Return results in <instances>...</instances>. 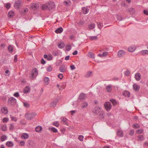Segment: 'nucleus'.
Returning a JSON list of instances; mask_svg holds the SVG:
<instances>
[{"instance_id":"obj_1","label":"nucleus","mask_w":148,"mask_h":148,"mask_svg":"<svg viewBox=\"0 0 148 148\" xmlns=\"http://www.w3.org/2000/svg\"><path fill=\"white\" fill-rule=\"evenodd\" d=\"M36 115V113L35 112L29 113L26 114L25 115V116L27 119L31 120L33 119Z\"/></svg>"},{"instance_id":"obj_2","label":"nucleus","mask_w":148,"mask_h":148,"mask_svg":"<svg viewBox=\"0 0 148 148\" xmlns=\"http://www.w3.org/2000/svg\"><path fill=\"white\" fill-rule=\"evenodd\" d=\"M38 74L37 69L36 68L33 69L32 71L31 75L30 76L31 78L32 79H34L37 76Z\"/></svg>"},{"instance_id":"obj_3","label":"nucleus","mask_w":148,"mask_h":148,"mask_svg":"<svg viewBox=\"0 0 148 148\" xmlns=\"http://www.w3.org/2000/svg\"><path fill=\"white\" fill-rule=\"evenodd\" d=\"M16 100L14 97H10L9 98L8 101V102L10 105L14 106L16 103Z\"/></svg>"},{"instance_id":"obj_4","label":"nucleus","mask_w":148,"mask_h":148,"mask_svg":"<svg viewBox=\"0 0 148 148\" xmlns=\"http://www.w3.org/2000/svg\"><path fill=\"white\" fill-rule=\"evenodd\" d=\"M104 108L108 111H109L111 109L112 106L111 103L110 102H106L104 104Z\"/></svg>"},{"instance_id":"obj_5","label":"nucleus","mask_w":148,"mask_h":148,"mask_svg":"<svg viewBox=\"0 0 148 148\" xmlns=\"http://www.w3.org/2000/svg\"><path fill=\"white\" fill-rule=\"evenodd\" d=\"M31 8L33 10H36L39 8V4L37 3H34L31 4Z\"/></svg>"},{"instance_id":"obj_6","label":"nucleus","mask_w":148,"mask_h":148,"mask_svg":"<svg viewBox=\"0 0 148 148\" xmlns=\"http://www.w3.org/2000/svg\"><path fill=\"white\" fill-rule=\"evenodd\" d=\"M101 107H95L94 108V110L93 111V112L94 114H95L97 115L98 114H99V111L101 110Z\"/></svg>"},{"instance_id":"obj_7","label":"nucleus","mask_w":148,"mask_h":148,"mask_svg":"<svg viewBox=\"0 0 148 148\" xmlns=\"http://www.w3.org/2000/svg\"><path fill=\"white\" fill-rule=\"evenodd\" d=\"M61 123L62 124H64L66 125H68V121L67 119L63 117H61Z\"/></svg>"},{"instance_id":"obj_8","label":"nucleus","mask_w":148,"mask_h":148,"mask_svg":"<svg viewBox=\"0 0 148 148\" xmlns=\"http://www.w3.org/2000/svg\"><path fill=\"white\" fill-rule=\"evenodd\" d=\"M125 53V52L123 50H121L118 51V56L119 57H122L124 56Z\"/></svg>"},{"instance_id":"obj_9","label":"nucleus","mask_w":148,"mask_h":148,"mask_svg":"<svg viewBox=\"0 0 148 148\" xmlns=\"http://www.w3.org/2000/svg\"><path fill=\"white\" fill-rule=\"evenodd\" d=\"M21 4V2L19 1H18L15 3L14 7L15 8L18 9L20 8Z\"/></svg>"},{"instance_id":"obj_10","label":"nucleus","mask_w":148,"mask_h":148,"mask_svg":"<svg viewBox=\"0 0 148 148\" xmlns=\"http://www.w3.org/2000/svg\"><path fill=\"white\" fill-rule=\"evenodd\" d=\"M82 10L83 13L84 14H87L89 10V9L87 7L82 8Z\"/></svg>"},{"instance_id":"obj_11","label":"nucleus","mask_w":148,"mask_h":148,"mask_svg":"<svg viewBox=\"0 0 148 148\" xmlns=\"http://www.w3.org/2000/svg\"><path fill=\"white\" fill-rule=\"evenodd\" d=\"M1 112L4 114H6L8 113V109L5 107H4L1 108Z\"/></svg>"},{"instance_id":"obj_12","label":"nucleus","mask_w":148,"mask_h":148,"mask_svg":"<svg viewBox=\"0 0 148 148\" xmlns=\"http://www.w3.org/2000/svg\"><path fill=\"white\" fill-rule=\"evenodd\" d=\"M135 78L136 80L137 81H140L141 78V75L140 73H136L135 75Z\"/></svg>"},{"instance_id":"obj_13","label":"nucleus","mask_w":148,"mask_h":148,"mask_svg":"<svg viewBox=\"0 0 148 148\" xmlns=\"http://www.w3.org/2000/svg\"><path fill=\"white\" fill-rule=\"evenodd\" d=\"M58 101L57 100L53 101L50 104V107L52 108H53L56 107Z\"/></svg>"},{"instance_id":"obj_14","label":"nucleus","mask_w":148,"mask_h":148,"mask_svg":"<svg viewBox=\"0 0 148 148\" xmlns=\"http://www.w3.org/2000/svg\"><path fill=\"white\" fill-rule=\"evenodd\" d=\"M123 95L125 97H129L130 96V94L129 92L127 91L124 90L123 92Z\"/></svg>"},{"instance_id":"obj_15","label":"nucleus","mask_w":148,"mask_h":148,"mask_svg":"<svg viewBox=\"0 0 148 148\" xmlns=\"http://www.w3.org/2000/svg\"><path fill=\"white\" fill-rule=\"evenodd\" d=\"M133 89L136 91H138L140 88V86L138 85L134 84L133 85Z\"/></svg>"},{"instance_id":"obj_16","label":"nucleus","mask_w":148,"mask_h":148,"mask_svg":"<svg viewBox=\"0 0 148 148\" xmlns=\"http://www.w3.org/2000/svg\"><path fill=\"white\" fill-rule=\"evenodd\" d=\"M98 114L99 117L100 119H102L103 118L105 115L103 112V111L102 110H100V111H99V114Z\"/></svg>"},{"instance_id":"obj_17","label":"nucleus","mask_w":148,"mask_h":148,"mask_svg":"<svg viewBox=\"0 0 148 148\" xmlns=\"http://www.w3.org/2000/svg\"><path fill=\"white\" fill-rule=\"evenodd\" d=\"M86 97L85 95L83 93H82L80 94L79 96V99L83 100L86 99Z\"/></svg>"},{"instance_id":"obj_18","label":"nucleus","mask_w":148,"mask_h":148,"mask_svg":"<svg viewBox=\"0 0 148 148\" xmlns=\"http://www.w3.org/2000/svg\"><path fill=\"white\" fill-rule=\"evenodd\" d=\"M29 136L27 133H23L21 136V138L22 139H27L28 138Z\"/></svg>"},{"instance_id":"obj_19","label":"nucleus","mask_w":148,"mask_h":148,"mask_svg":"<svg viewBox=\"0 0 148 148\" xmlns=\"http://www.w3.org/2000/svg\"><path fill=\"white\" fill-rule=\"evenodd\" d=\"M88 105V103L87 102H84L81 104V107L82 109L86 108Z\"/></svg>"},{"instance_id":"obj_20","label":"nucleus","mask_w":148,"mask_h":148,"mask_svg":"<svg viewBox=\"0 0 148 148\" xmlns=\"http://www.w3.org/2000/svg\"><path fill=\"white\" fill-rule=\"evenodd\" d=\"M117 135L120 137H122L123 136V132L122 130H118L117 132Z\"/></svg>"},{"instance_id":"obj_21","label":"nucleus","mask_w":148,"mask_h":148,"mask_svg":"<svg viewBox=\"0 0 148 148\" xmlns=\"http://www.w3.org/2000/svg\"><path fill=\"white\" fill-rule=\"evenodd\" d=\"M63 28L62 27H60L56 29L55 31V32L57 34L60 33L63 31Z\"/></svg>"},{"instance_id":"obj_22","label":"nucleus","mask_w":148,"mask_h":148,"mask_svg":"<svg viewBox=\"0 0 148 148\" xmlns=\"http://www.w3.org/2000/svg\"><path fill=\"white\" fill-rule=\"evenodd\" d=\"M136 49L135 47L131 46L128 48V50L130 52H133L135 51Z\"/></svg>"},{"instance_id":"obj_23","label":"nucleus","mask_w":148,"mask_h":148,"mask_svg":"<svg viewBox=\"0 0 148 148\" xmlns=\"http://www.w3.org/2000/svg\"><path fill=\"white\" fill-rule=\"evenodd\" d=\"M58 47L60 49H62L64 47V44L63 42H59L58 44Z\"/></svg>"},{"instance_id":"obj_24","label":"nucleus","mask_w":148,"mask_h":148,"mask_svg":"<svg viewBox=\"0 0 148 148\" xmlns=\"http://www.w3.org/2000/svg\"><path fill=\"white\" fill-rule=\"evenodd\" d=\"M42 127L40 126H38L36 127L35 128V130L36 132H39L42 130Z\"/></svg>"},{"instance_id":"obj_25","label":"nucleus","mask_w":148,"mask_h":148,"mask_svg":"<svg viewBox=\"0 0 148 148\" xmlns=\"http://www.w3.org/2000/svg\"><path fill=\"white\" fill-rule=\"evenodd\" d=\"M49 78L48 77H46L44 79V81L45 85H47L49 84Z\"/></svg>"},{"instance_id":"obj_26","label":"nucleus","mask_w":148,"mask_h":148,"mask_svg":"<svg viewBox=\"0 0 148 148\" xmlns=\"http://www.w3.org/2000/svg\"><path fill=\"white\" fill-rule=\"evenodd\" d=\"M95 26V25L94 23H92L88 26V28L89 30H91L94 29Z\"/></svg>"},{"instance_id":"obj_27","label":"nucleus","mask_w":148,"mask_h":148,"mask_svg":"<svg viewBox=\"0 0 148 148\" xmlns=\"http://www.w3.org/2000/svg\"><path fill=\"white\" fill-rule=\"evenodd\" d=\"M106 89L108 92H110L112 90V86L110 85L107 86L106 87Z\"/></svg>"},{"instance_id":"obj_28","label":"nucleus","mask_w":148,"mask_h":148,"mask_svg":"<svg viewBox=\"0 0 148 148\" xmlns=\"http://www.w3.org/2000/svg\"><path fill=\"white\" fill-rule=\"evenodd\" d=\"M6 145L8 147H11L13 146L14 144L12 142L8 141L6 142Z\"/></svg>"},{"instance_id":"obj_29","label":"nucleus","mask_w":148,"mask_h":148,"mask_svg":"<svg viewBox=\"0 0 148 148\" xmlns=\"http://www.w3.org/2000/svg\"><path fill=\"white\" fill-rule=\"evenodd\" d=\"M29 88L27 86H26L23 90V92L24 93H27L29 92Z\"/></svg>"},{"instance_id":"obj_30","label":"nucleus","mask_w":148,"mask_h":148,"mask_svg":"<svg viewBox=\"0 0 148 148\" xmlns=\"http://www.w3.org/2000/svg\"><path fill=\"white\" fill-rule=\"evenodd\" d=\"M137 137L138 138V141H143L145 139V138L143 135H140L138 136Z\"/></svg>"},{"instance_id":"obj_31","label":"nucleus","mask_w":148,"mask_h":148,"mask_svg":"<svg viewBox=\"0 0 148 148\" xmlns=\"http://www.w3.org/2000/svg\"><path fill=\"white\" fill-rule=\"evenodd\" d=\"M94 55V54L91 52H89L88 54V56L92 59L95 58Z\"/></svg>"},{"instance_id":"obj_32","label":"nucleus","mask_w":148,"mask_h":148,"mask_svg":"<svg viewBox=\"0 0 148 148\" xmlns=\"http://www.w3.org/2000/svg\"><path fill=\"white\" fill-rule=\"evenodd\" d=\"M8 50L10 53H12L13 51V48L11 45H9L8 47Z\"/></svg>"},{"instance_id":"obj_33","label":"nucleus","mask_w":148,"mask_h":148,"mask_svg":"<svg viewBox=\"0 0 148 148\" xmlns=\"http://www.w3.org/2000/svg\"><path fill=\"white\" fill-rule=\"evenodd\" d=\"M28 11V9L27 8H25L22 10L21 12L23 15H25L26 14V12H27Z\"/></svg>"},{"instance_id":"obj_34","label":"nucleus","mask_w":148,"mask_h":148,"mask_svg":"<svg viewBox=\"0 0 148 148\" xmlns=\"http://www.w3.org/2000/svg\"><path fill=\"white\" fill-rule=\"evenodd\" d=\"M60 71L61 72L64 73L66 71V69L64 66H61L60 67Z\"/></svg>"},{"instance_id":"obj_35","label":"nucleus","mask_w":148,"mask_h":148,"mask_svg":"<svg viewBox=\"0 0 148 148\" xmlns=\"http://www.w3.org/2000/svg\"><path fill=\"white\" fill-rule=\"evenodd\" d=\"M49 130H51L54 133H56L58 132L57 130L54 127H49Z\"/></svg>"},{"instance_id":"obj_36","label":"nucleus","mask_w":148,"mask_h":148,"mask_svg":"<svg viewBox=\"0 0 148 148\" xmlns=\"http://www.w3.org/2000/svg\"><path fill=\"white\" fill-rule=\"evenodd\" d=\"M14 15V12L12 11H10L8 14V16L9 18H12Z\"/></svg>"},{"instance_id":"obj_37","label":"nucleus","mask_w":148,"mask_h":148,"mask_svg":"<svg viewBox=\"0 0 148 148\" xmlns=\"http://www.w3.org/2000/svg\"><path fill=\"white\" fill-rule=\"evenodd\" d=\"M133 127L135 129L139 128L140 127V125L138 123H135L133 124Z\"/></svg>"},{"instance_id":"obj_38","label":"nucleus","mask_w":148,"mask_h":148,"mask_svg":"<svg viewBox=\"0 0 148 148\" xmlns=\"http://www.w3.org/2000/svg\"><path fill=\"white\" fill-rule=\"evenodd\" d=\"M141 54L143 55H145L148 54V50H144L142 51H141Z\"/></svg>"},{"instance_id":"obj_39","label":"nucleus","mask_w":148,"mask_h":148,"mask_svg":"<svg viewBox=\"0 0 148 148\" xmlns=\"http://www.w3.org/2000/svg\"><path fill=\"white\" fill-rule=\"evenodd\" d=\"M110 101L112 103L113 106H114L116 104L117 102L115 99H110Z\"/></svg>"},{"instance_id":"obj_40","label":"nucleus","mask_w":148,"mask_h":148,"mask_svg":"<svg viewBox=\"0 0 148 148\" xmlns=\"http://www.w3.org/2000/svg\"><path fill=\"white\" fill-rule=\"evenodd\" d=\"M85 22L83 21H80L77 23V25L78 26H80L83 25L84 23Z\"/></svg>"},{"instance_id":"obj_41","label":"nucleus","mask_w":148,"mask_h":148,"mask_svg":"<svg viewBox=\"0 0 148 148\" xmlns=\"http://www.w3.org/2000/svg\"><path fill=\"white\" fill-rule=\"evenodd\" d=\"M1 130L3 131H5L7 130L6 125H4L1 126Z\"/></svg>"},{"instance_id":"obj_42","label":"nucleus","mask_w":148,"mask_h":148,"mask_svg":"<svg viewBox=\"0 0 148 148\" xmlns=\"http://www.w3.org/2000/svg\"><path fill=\"white\" fill-rule=\"evenodd\" d=\"M47 9V10H50L52 8V7L51 6V5L50 3H46Z\"/></svg>"},{"instance_id":"obj_43","label":"nucleus","mask_w":148,"mask_h":148,"mask_svg":"<svg viewBox=\"0 0 148 148\" xmlns=\"http://www.w3.org/2000/svg\"><path fill=\"white\" fill-rule=\"evenodd\" d=\"M7 139V137L5 135H3L2 136L1 138V141H3L5 140L6 139Z\"/></svg>"},{"instance_id":"obj_44","label":"nucleus","mask_w":148,"mask_h":148,"mask_svg":"<svg viewBox=\"0 0 148 148\" xmlns=\"http://www.w3.org/2000/svg\"><path fill=\"white\" fill-rule=\"evenodd\" d=\"M92 72L91 71H88L85 75L86 77H90L92 75Z\"/></svg>"},{"instance_id":"obj_45","label":"nucleus","mask_w":148,"mask_h":148,"mask_svg":"<svg viewBox=\"0 0 148 148\" xmlns=\"http://www.w3.org/2000/svg\"><path fill=\"white\" fill-rule=\"evenodd\" d=\"M97 36H90V39L91 40H97Z\"/></svg>"},{"instance_id":"obj_46","label":"nucleus","mask_w":148,"mask_h":148,"mask_svg":"<svg viewBox=\"0 0 148 148\" xmlns=\"http://www.w3.org/2000/svg\"><path fill=\"white\" fill-rule=\"evenodd\" d=\"M47 70L48 72H51L52 70V67L50 66H48L47 69Z\"/></svg>"},{"instance_id":"obj_47","label":"nucleus","mask_w":148,"mask_h":148,"mask_svg":"<svg viewBox=\"0 0 148 148\" xmlns=\"http://www.w3.org/2000/svg\"><path fill=\"white\" fill-rule=\"evenodd\" d=\"M130 73V71H129V70H127L125 71V72L124 73V74H125V75L127 76H128L129 75Z\"/></svg>"},{"instance_id":"obj_48","label":"nucleus","mask_w":148,"mask_h":148,"mask_svg":"<svg viewBox=\"0 0 148 148\" xmlns=\"http://www.w3.org/2000/svg\"><path fill=\"white\" fill-rule=\"evenodd\" d=\"M25 143V142L23 140H21L20 141L19 143V145L21 146H23L24 145Z\"/></svg>"},{"instance_id":"obj_49","label":"nucleus","mask_w":148,"mask_h":148,"mask_svg":"<svg viewBox=\"0 0 148 148\" xmlns=\"http://www.w3.org/2000/svg\"><path fill=\"white\" fill-rule=\"evenodd\" d=\"M134 130H132L130 132L129 134L131 136H132L134 135Z\"/></svg>"},{"instance_id":"obj_50","label":"nucleus","mask_w":148,"mask_h":148,"mask_svg":"<svg viewBox=\"0 0 148 148\" xmlns=\"http://www.w3.org/2000/svg\"><path fill=\"white\" fill-rule=\"evenodd\" d=\"M14 123H12L10 124L9 129L10 130H12L14 129Z\"/></svg>"},{"instance_id":"obj_51","label":"nucleus","mask_w":148,"mask_h":148,"mask_svg":"<svg viewBox=\"0 0 148 148\" xmlns=\"http://www.w3.org/2000/svg\"><path fill=\"white\" fill-rule=\"evenodd\" d=\"M143 132V130L142 129H140L137 131V133L140 134Z\"/></svg>"},{"instance_id":"obj_52","label":"nucleus","mask_w":148,"mask_h":148,"mask_svg":"<svg viewBox=\"0 0 148 148\" xmlns=\"http://www.w3.org/2000/svg\"><path fill=\"white\" fill-rule=\"evenodd\" d=\"M46 3L43 5L42 6V9L43 10H47Z\"/></svg>"},{"instance_id":"obj_53","label":"nucleus","mask_w":148,"mask_h":148,"mask_svg":"<svg viewBox=\"0 0 148 148\" xmlns=\"http://www.w3.org/2000/svg\"><path fill=\"white\" fill-rule=\"evenodd\" d=\"M83 138H84V136H83L79 135L78 136V139L80 141H82L83 140Z\"/></svg>"},{"instance_id":"obj_54","label":"nucleus","mask_w":148,"mask_h":148,"mask_svg":"<svg viewBox=\"0 0 148 148\" xmlns=\"http://www.w3.org/2000/svg\"><path fill=\"white\" fill-rule=\"evenodd\" d=\"M53 125L57 127H58L59 125V123L58 121H55L53 123Z\"/></svg>"},{"instance_id":"obj_55","label":"nucleus","mask_w":148,"mask_h":148,"mask_svg":"<svg viewBox=\"0 0 148 148\" xmlns=\"http://www.w3.org/2000/svg\"><path fill=\"white\" fill-rule=\"evenodd\" d=\"M63 84V86H62L61 87L59 88L60 90H62V89H64L65 88V86L66 85V83H64Z\"/></svg>"},{"instance_id":"obj_56","label":"nucleus","mask_w":148,"mask_h":148,"mask_svg":"<svg viewBox=\"0 0 148 148\" xmlns=\"http://www.w3.org/2000/svg\"><path fill=\"white\" fill-rule=\"evenodd\" d=\"M8 120L9 119L8 118H4L3 119V123H6L8 121Z\"/></svg>"},{"instance_id":"obj_57","label":"nucleus","mask_w":148,"mask_h":148,"mask_svg":"<svg viewBox=\"0 0 148 148\" xmlns=\"http://www.w3.org/2000/svg\"><path fill=\"white\" fill-rule=\"evenodd\" d=\"M11 120L12 121L16 122L17 120V119L15 117H11Z\"/></svg>"},{"instance_id":"obj_58","label":"nucleus","mask_w":148,"mask_h":148,"mask_svg":"<svg viewBox=\"0 0 148 148\" xmlns=\"http://www.w3.org/2000/svg\"><path fill=\"white\" fill-rule=\"evenodd\" d=\"M10 7V4L9 3H6L5 7L6 8L9 9Z\"/></svg>"},{"instance_id":"obj_59","label":"nucleus","mask_w":148,"mask_h":148,"mask_svg":"<svg viewBox=\"0 0 148 148\" xmlns=\"http://www.w3.org/2000/svg\"><path fill=\"white\" fill-rule=\"evenodd\" d=\"M13 95L16 97H18L19 96V95L18 92H16Z\"/></svg>"},{"instance_id":"obj_60","label":"nucleus","mask_w":148,"mask_h":148,"mask_svg":"<svg viewBox=\"0 0 148 148\" xmlns=\"http://www.w3.org/2000/svg\"><path fill=\"white\" fill-rule=\"evenodd\" d=\"M108 53L107 52H103L102 54L103 57L106 56L108 54Z\"/></svg>"},{"instance_id":"obj_61","label":"nucleus","mask_w":148,"mask_h":148,"mask_svg":"<svg viewBox=\"0 0 148 148\" xmlns=\"http://www.w3.org/2000/svg\"><path fill=\"white\" fill-rule=\"evenodd\" d=\"M123 19V18H122L121 16H119L117 17V20L119 21H121Z\"/></svg>"},{"instance_id":"obj_62","label":"nucleus","mask_w":148,"mask_h":148,"mask_svg":"<svg viewBox=\"0 0 148 148\" xmlns=\"http://www.w3.org/2000/svg\"><path fill=\"white\" fill-rule=\"evenodd\" d=\"M58 77L60 79H62L63 77V76L62 74H60L58 75Z\"/></svg>"},{"instance_id":"obj_63","label":"nucleus","mask_w":148,"mask_h":148,"mask_svg":"<svg viewBox=\"0 0 148 148\" xmlns=\"http://www.w3.org/2000/svg\"><path fill=\"white\" fill-rule=\"evenodd\" d=\"M64 3L65 5L66 6H69L70 5L69 3L66 1H64Z\"/></svg>"},{"instance_id":"obj_64","label":"nucleus","mask_w":148,"mask_h":148,"mask_svg":"<svg viewBox=\"0 0 148 148\" xmlns=\"http://www.w3.org/2000/svg\"><path fill=\"white\" fill-rule=\"evenodd\" d=\"M17 61V55H15L14 56V62H16Z\"/></svg>"}]
</instances>
